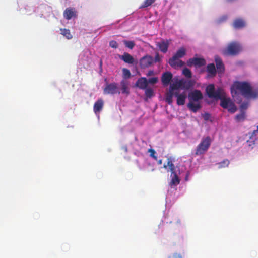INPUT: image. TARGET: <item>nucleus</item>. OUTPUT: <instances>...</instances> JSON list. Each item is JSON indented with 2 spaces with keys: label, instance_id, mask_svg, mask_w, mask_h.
Instances as JSON below:
<instances>
[{
  "label": "nucleus",
  "instance_id": "1",
  "mask_svg": "<svg viewBox=\"0 0 258 258\" xmlns=\"http://www.w3.org/2000/svg\"><path fill=\"white\" fill-rule=\"evenodd\" d=\"M238 91L246 98L256 99L258 97V88H253L248 82H234L231 87L233 97H235L238 95Z\"/></svg>",
  "mask_w": 258,
  "mask_h": 258
},
{
  "label": "nucleus",
  "instance_id": "2",
  "mask_svg": "<svg viewBox=\"0 0 258 258\" xmlns=\"http://www.w3.org/2000/svg\"><path fill=\"white\" fill-rule=\"evenodd\" d=\"M192 86L191 80L187 81L184 79L177 80L170 86L168 91L166 93L165 101L168 104L171 105L173 103L172 95L173 92L179 91L180 88L188 89Z\"/></svg>",
  "mask_w": 258,
  "mask_h": 258
},
{
  "label": "nucleus",
  "instance_id": "3",
  "mask_svg": "<svg viewBox=\"0 0 258 258\" xmlns=\"http://www.w3.org/2000/svg\"><path fill=\"white\" fill-rule=\"evenodd\" d=\"M186 54L185 48L180 47L173 55L172 58L169 59V64L173 68L182 67L184 65V62L179 59L183 57Z\"/></svg>",
  "mask_w": 258,
  "mask_h": 258
},
{
  "label": "nucleus",
  "instance_id": "4",
  "mask_svg": "<svg viewBox=\"0 0 258 258\" xmlns=\"http://www.w3.org/2000/svg\"><path fill=\"white\" fill-rule=\"evenodd\" d=\"M241 50L242 47L239 43L232 42L223 50V54L225 56H235L238 54Z\"/></svg>",
  "mask_w": 258,
  "mask_h": 258
},
{
  "label": "nucleus",
  "instance_id": "5",
  "mask_svg": "<svg viewBox=\"0 0 258 258\" xmlns=\"http://www.w3.org/2000/svg\"><path fill=\"white\" fill-rule=\"evenodd\" d=\"M221 100L220 105L222 107L225 109H227L228 111L233 113L237 110V108L235 105L231 101L229 98L225 97V93L224 91L221 95L220 98H218Z\"/></svg>",
  "mask_w": 258,
  "mask_h": 258
},
{
  "label": "nucleus",
  "instance_id": "6",
  "mask_svg": "<svg viewBox=\"0 0 258 258\" xmlns=\"http://www.w3.org/2000/svg\"><path fill=\"white\" fill-rule=\"evenodd\" d=\"M211 143V138L207 136L203 138L201 143L197 147L195 155H200L204 154L209 149Z\"/></svg>",
  "mask_w": 258,
  "mask_h": 258
},
{
  "label": "nucleus",
  "instance_id": "7",
  "mask_svg": "<svg viewBox=\"0 0 258 258\" xmlns=\"http://www.w3.org/2000/svg\"><path fill=\"white\" fill-rule=\"evenodd\" d=\"M223 91L224 90L221 88H218L215 90V86L212 84L208 85L206 88V92L208 97L216 99L221 98Z\"/></svg>",
  "mask_w": 258,
  "mask_h": 258
},
{
  "label": "nucleus",
  "instance_id": "8",
  "mask_svg": "<svg viewBox=\"0 0 258 258\" xmlns=\"http://www.w3.org/2000/svg\"><path fill=\"white\" fill-rule=\"evenodd\" d=\"M103 93L104 94H115L120 93L117 84L116 83H112L108 84L104 88Z\"/></svg>",
  "mask_w": 258,
  "mask_h": 258
},
{
  "label": "nucleus",
  "instance_id": "9",
  "mask_svg": "<svg viewBox=\"0 0 258 258\" xmlns=\"http://www.w3.org/2000/svg\"><path fill=\"white\" fill-rule=\"evenodd\" d=\"M188 98L190 102H199L203 99V96L200 90H195L188 94Z\"/></svg>",
  "mask_w": 258,
  "mask_h": 258
},
{
  "label": "nucleus",
  "instance_id": "10",
  "mask_svg": "<svg viewBox=\"0 0 258 258\" xmlns=\"http://www.w3.org/2000/svg\"><path fill=\"white\" fill-rule=\"evenodd\" d=\"M187 64L189 67L195 66L196 67L200 68L206 64V61L203 58L194 57L187 61Z\"/></svg>",
  "mask_w": 258,
  "mask_h": 258
},
{
  "label": "nucleus",
  "instance_id": "11",
  "mask_svg": "<svg viewBox=\"0 0 258 258\" xmlns=\"http://www.w3.org/2000/svg\"><path fill=\"white\" fill-rule=\"evenodd\" d=\"M154 62L153 58L150 55H146L140 60V66L141 68L145 69L150 67Z\"/></svg>",
  "mask_w": 258,
  "mask_h": 258
},
{
  "label": "nucleus",
  "instance_id": "12",
  "mask_svg": "<svg viewBox=\"0 0 258 258\" xmlns=\"http://www.w3.org/2000/svg\"><path fill=\"white\" fill-rule=\"evenodd\" d=\"M172 97L175 96L177 98V104L178 105H183L185 104V100L187 98L186 92H183L180 93L179 91H176L173 93Z\"/></svg>",
  "mask_w": 258,
  "mask_h": 258
},
{
  "label": "nucleus",
  "instance_id": "13",
  "mask_svg": "<svg viewBox=\"0 0 258 258\" xmlns=\"http://www.w3.org/2000/svg\"><path fill=\"white\" fill-rule=\"evenodd\" d=\"M76 16V12L74 8H68L63 12V16L67 20H70Z\"/></svg>",
  "mask_w": 258,
  "mask_h": 258
},
{
  "label": "nucleus",
  "instance_id": "14",
  "mask_svg": "<svg viewBox=\"0 0 258 258\" xmlns=\"http://www.w3.org/2000/svg\"><path fill=\"white\" fill-rule=\"evenodd\" d=\"M172 77L173 75L170 72H166L163 73L161 78V81L163 85L166 86L168 85L171 80Z\"/></svg>",
  "mask_w": 258,
  "mask_h": 258
},
{
  "label": "nucleus",
  "instance_id": "15",
  "mask_svg": "<svg viewBox=\"0 0 258 258\" xmlns=\"http://www.w3.org/2000/svg\"><path fill=\"white\" fill-rule=\"evenodd\" d=\"M148 84V80L145 77L139 78L136 83V86L142 89H145Z\"/></svg>",
  "mask_w": 258,
  "mask_h": 258
},
{
  "label": "nucleus",
  "instance_id": "16",
  "mask_svg": "<svg viewBox=\"0 0 258 258\" xmlns=\"http://www.w3.org/2000/svg\"><path fill=\"white\" fill-rule=\"evenodd\" d=\"M169 40H166V41L163 40L160 42H158L157 46L159 49L163 53H166L169 45Z\"/></svg>",
  "mask_w": 258,
  "mask_h": 258
},
{
  "label": "nucleus",
  "instance_id": "17",
  "mask_svg": "<svg viewBox=\"0 0 258 258\" xmlns=\"http://www.w3.org/2000/svg\"><path fill=\"white\" fill-rule=\"evenodd\" d=\"M104 102L102 99H98L94 103L93 106V110L95 113L100 112L103 107Z\"/></svg>",
  "mask_w": 258,
  "mask_h": 258
},
{
  "label": "nucleus",
  "instance_id": "18",
  "mask_svg": "<svg viewBox=\"0 0 258 258\" xmlns=\"http://www.w3.org/2000/svg\"><path fill=\"white\" fill-rule=\"evenodd\" d=\"M245 21L241 18L236 19L233 23V26L236 29H242L245 26Z\"/></svg>",
  "mask_w": 258,
  "mask_h": 258
},
{
  "label": "nucleus",
  "instance_id": "19",
  "mask_svg": "<svg viewBox=\"0 0 258 258\" xmlns=\"http://www.w3.org/2000/svg\"><path fill=\"white\" fill-rule=\"evenodd\" d=\"M187 107L192 112H197L201 108L202 106L200 102H189L187 105Z\"/></svg>",
  "mask_w": 258,
  "mask_h": 258
},
{
  "label": "nucleus",
  "instance_id": "20",
  "mask_svg": "<svg viewBox=\"0 0 258 258\" xmlns=\"http://www.w3.org/2000/svg\"><path fill=\"white\" fill-rule=\"evenodd\" d=\"M120 58L124 62L128 64H133L134 62V58L128 53H124L122 55L120 56Z\"/></svg>",
  "mask_w": 258,
  "mask_h": 258
},
{
  "label": "nucleus",
  "instance_id": "21",
  "mask_svg": "<svg viewBox=\"0 0 258 258\" xmlns=\"http://www.w3.org/2000/svg\"><path fill=\"white\" fill-rule=\"evenodd\" d=\"M215 63L218 73H222L224 71L225 68L224 64L221 59L219 57H216L215 59Z\"/></svg>",
  "mask_w": 258,
  "mask_h": 258
},
{
  "label": "nucleus",
  "instance_id": "22",
  "mask_svg": "<svg viewBox=\"0 0 258 258\" xmlns=\"http://www.w3.org/2000/svg\"><path fill=\"white\" fill-rule=\"evenodd\" d=\"M207 71L209 77H214L216 74V69L214 63L208 64L207 66Z\"/></svg>",
  "mask_w": 258,
  "mask_h": 258
},
{
  "label": "nucleus",
  "instance_id": "23",
  "mask_svg": "<svg viewBox=\"0 0 258 258\" xmlns=\"http://www.w3.org/2000/svg\"><path fill=\"white\" fill-rule=\"evenodd\" d=\"M120 84L122 93L125 94L126 95L129 94L130 91L129 88L128 87V82L126 80H122L120 82Z\"/></svg>",
  "mask_w": 258,
  "mask_h": 258
},
{
  "label": "nucleus",
  "instance_id": "24",
  "mask_svg": "<svg viewBox=\"0 0 258 258\" xmlns=\"http://www.w3.org/2000/svg\"><path fill=\"white\" fill-rule=\"evenodd\" d=\"M246 118V114L244 111L241 110V112L236 115L235 119L237 122H242L245 120Z\"/></svg>",
  "mask_w": 258,
  "mask_h": 258
},
{
  "label": "nucleus",
  "instance_id": "25",
  "mask_svg": "<svg viewBox=\"0 0 258 258\" xmlns=\"http://www.w3.org/2000/svg\"><path fill=\"white\" fill-rule=\"evenodd\" d=\"M179 174L171 175V180L170 182V185L172 186L173 185L176 186L180 183V179L178 176Z\"/></svg>",
  "mask_w": 258,
  "mask_h": 258
},
{
  "label": "nucleus",
  "instance_id": "26",
  "mask_svg": "<svg viewBox=\"0 0 258 258\" xmlns=\"http://www.w3.org/2000/svg\"><path fill=\"white\" fill-rule=\"evenodd\" d=\"M61 34L66 37L68 39H70L72 38V35L71 34L70 31L67 29H61Z\"/></svg>",
  "mask_w": 258,
  "mask_h": 258
},
{
  "label": "nucleus",
  "instance_id": "27",
  "mask_svg": "<svg viewBox=\"0 0 258 258\" xmlns=\"http://www.w3.org/2000/svg\"><path fill=\"white\" fill-rule=\"evenodd\" d=\"M167 167H169V169L176 167L170 158L167 159V164H164L163 165V168L165 169H167Z\"/></svg>",
  "mask_w": 258,
  "mask_h": 258
},
{
  "label": "nucleus",
  "instance_id": "28",
  "mask_svg": "<svg viewBox=\"0 0 258 258\" xmlns=\"http://www.w3.org/2000/svg\"><path fill=\"white\" fill-rule=\"evenodd\" d=\"M122 76L123 80H125L131 77V74L130 70L126 68H123L122 69Z\"/></svg>",
  "mask_w": 258,
  "mask_h": 258
},
{
  "label": "nucleus",
  "instance_id": "29",
  "mask_svg": "<svg viewBox=\"0 0 258 258\" xmlns=\"http://www.w3.org/2000/svg\"><path fill=\"white\" fill-rule=\"evenodd\" d=\"M123 43L125 45V47L128 48L130 49H132L135 45V42L133 41H127V40H123Z\"/></svg>",
  "mask_w": 258,
  "mask_h": 258
},
{
  "label": "nucleus",
  "instance_id": "30",
  "mask_svg": "<svg viewBox=\"0 0 258 258\" xmlns=\"http://www.w3.org/2000/svg\"><path fill=\"white\" fill-rule=\"evenodd\" d=\"M229 161L228 159H225L221 162L218 163V168H225L228 166L229 164Z\"/></svg>",
  "mask_w": 258,
  "mask_h": 258
},
{
  "label": "nucleus",
  "instance_id": "31",
  "mask_svg": "<svg viewBox=\"0 0 258 258\" xmlns=\"http://www.w3.org/2000/svg\"><path fill=\"white\" fill-rule=\"evenodd\" d=\"M155 0H145L142 5L140 7V8H145L151 6L155 2Z\"/></svg>",
  "mask_w": 258,
  "mask_h": 258
},
{
  "label": "nucleus",
  "instance_id": "32",
  "mask_svg": "<svg viewBox=\"0 0 258 258\" xmlns=\"http://www.w3.org/2000/svg\"><path fill=\"white\" fill-rule=\"evenodd\" d=\"M182 74L187 78H191L192 77L191 71L187 68H185L183 69Z\"/></svg>",
  "mask_w": 258,
  "mask_h": 258
},
{
  "label": "nucleus",
  "instance_id": "33",
  "mask_svg": "<svg viewBox=\"0 0 258 258\" xmlns=\"http://www.w3.org/2000/svg\"><path fill=\"white\" fill-rule=\"evenodd\" d=\"M145 95L147 97L151 98L154 96V92L152 89L146 88L145 89Z\"/></svg>",
  "mask_w": 258,
  "mask_h": 258
},
{
  "label": "nucleus",
  "instance_id": "34",
  "mask_svg": "<svg viewBox=\"0 0 258 258\" xmlns=\"http://www.w3.org/2000/svg\"><path fill=\"white\" fill-rule=\"evenodd\" d=\"M169 171L171 172V175L180 174V171L178 167L170 169Z\"/></svg>",
  "mask_w": 258,
  "mask_h": 258
},
{
  "label": "nucleus",
  "instance_id": "35",
  "mask_svg": "<svg viewBox=\"0 0 258 258\" xmlns=\"http://www.w3.org/2000/svg\"><path fill=\"white\" fill-rule=\"evenodd\" d=\"M109 46L111 48H115V49L117 48L118 47V45L117 43L116 42V41H114V40H112V41H110Z\"/></svg>",
  "mask_w": 258,
  "mask_h": 258
},
{
  "label": "nucleus",
  "instance_id": "36",
  "mask_svg": "<svg viewBox=\"0 0 258 258\" xmlns=\"http://www.w3.org/2000/svg\"><path fill=\"white\" fill-rule=\"evenodd\" d=\"M158 81V78L157 77H152L151 78H149L148 80V83L154 84H156Z\"/></svg>",
  "mask_w": 258,
  "mask_h": 258
},
{
  "label": "nucleus",
  "instance_id": "37",
  "mask_svg": "<svg viewBox=\"0 0 258 258\" xmlns=\"http://www.w3.org/2000/svg\"><path fill=\"white\" fill-rule=\"evenodd\" d=\"M248 106V103L247 102H243L240 105V109L241 110L244 111V110H246Z\"/></svg>",
  "mask_w": 258,
  "mask_h": 258
},
{
  "label": "nucleus",
  "instance_id": "38",
  "mask_svg": "<svg viewBox=\"0 0 258 258\" xmlns=\"http://www.w3.org/2000/svg\"><path fill=\"white\" fill-rule=\"evenodd\" d=\"M148 152L150 153V156L152 158L155 156H156V151L153 149L150 148L148 150Z\"/></svg>",
  "mask_w": 258,
  "mask_h": 258
},
{
  "label": "nucleus",
  "instance_id": "39",
  "mask_svg": "<svg viewBox=\"0 0 258 258\" xmlns=\"http://www.w3.org/2000/svg\"><path fill=\"white\" fill-rule=\"evenodd\" d=\"M210 114L208 113H205L203 115V117L205 121H208L210 118Z\"/></svg>",
  "mask_w": 258,
  "mask_h": 258
},
{
  "label": "nucleus",
  "instance_id": "40",
  "mask_svg": "<svg viewBox=\"0 0 258 258\" xmlns=\"http://www.w3.org/2000/svg\"><path fill=\"white\" fill-rule=\"evenodd\" d=\"M160 60H161V59L160 58L159 55L157 53L156 54V55H155V57L154 61L155 62H160Z\"/></svg>",
  "mask_w": 258,
  "mask_h": 258
},
{
  "label": "nucleus",
  "instance_id": "41",
  "mask_svg": "<svg viewBox=\"0 0 258 258\" xmlns=\"http://www.w3.org/2000/svg\"><path fill=\"white\" fill-rule=\"evenodd\" d=\"M227 17L226 16H224L220 18L219 21L221 22L225 21L227 19Z\"/></svg>",
  "mask_w": 258,
  "mask_h": 258
},
{
  "label": "nucleus",
  "instance_id": "42",
  "mask_svg": "<svg viewBox=\"0 0 258 258\" xmlns=\"http://www.w3.org/2000/svg\"><path fill=\"white\" fill-rule=\"evenodd\" d=\"M154 74V72L153 71H149L147 74V76H151L153 74Z\"/></svg>",
  "mask_w": 258,
  "mask_h": 258
},
{
  "label": "nucleus",
  "instance_id": "43",
  "mask_svg": "<svg viewBox=\"0 0 258 258\" xmlns=\"http://www.w3.org/2000/svg\"><path fill=\"white\" fill-rule=\"evenodd\" d=\"M157 161L158 164L159 165H160L162 164V159L158 160Z\"/></svg>",
  "mask_w": 258,
  "mask_h": 258
},
{
  "label": "nucleus",
  "instance_id": "44",
  "mask_svg": "<svg viewBox=\"0 0 258 258\" xmlns=\"http://www.w3.org/2000/svg\"><path fill=\"white\" fill-rule=\"evenodd\" d=\"M152 158H153L156 161H157L158 160V159H157V156L156 155L154 157H152Z\"/></svg>",
  "mask_w": 258,
  "mask_h": 258
},
{
  "label": "nucleus",
  "instance_id": "45",
  "mask_svg": "<svg viewBox=\"0 0 258 258\" xmlns=\"http://www.w3.org/2000/svg\"><path fill=\"white\" fill-rule=\"evenodd\" d=\"M178 258H181L182 256L181 255H178Z\"/></svg>",
  "mask_w": 258,
  "mask_h": 258
},
{
  "label": "nucleus",
  "instance_id": "46",
  "mask_svg": "<svg viewBox=\"0 0 258 258\" xmlns=\"http://www.w3.org/2000/svg\"><path fill=\"white\" fill-rule=\"evenodd\" d=\"M257 128H258V126H257Z\"/></svg>",
  "mask_w": 258,
  "mask_h": 258
}]
</instances>
